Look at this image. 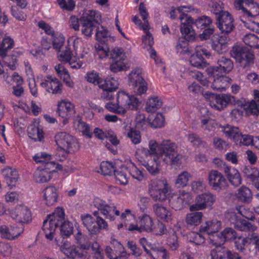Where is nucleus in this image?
Here are the masks:
<instances>
[{"label":"nucleus","mask_w":259,"mask_h":259,"mask_svg":"<svg viewBox=\"0 0 259 259\" xmlns=\"http://www.w3.org/2000/svg\"><path fill=\"white\" fill-rule=\"evenodd\" d=\"M203 213L200 211H196L187 214L186 222L187 224L193 226H197L200 224Z\"/></svg>","instance_id":"3c124183"},{"label":"nucleus","mask_w":259,"mask_h":259,"mask_svg":"<svg viewBox=\"0 0 259 259\" xmlns=\"http://www.w3.org/2000/svg\"><path fill=\"white\" fill-rule=\"evenodd\" d=\"M140 228L139 230L135 231L136 232H141L142 230L151 232L152 230L153 226V222L152 218L148 215L144 214L142 217H140Z\"/></svg>","instance_id":"c03bdc74"},{"label":"nucleus","mask_w":259,"mask_h":259,"mask_svg":"<svg viewBox=\"0 0 259 259\" xmlns=\"http://www.w3.org/2000/svg\"><path fill=\"white\" fill-rule=\"evenodd\" d=\"M162 105L161 100L157 96L149 98L146 103V110L147 112H155Z\"/></svg>","instance_id":"a19ab883"},{"label":"nucleus","mask_w":259,"mask_h":259,"mask_svg":"<svg viewBox=\"0 0 259 259\" xmlns=\"http://www.w3.org/2000/svg\"><path fill=\"white\" fill-rule=\"evenodd\" d=\"M14 47V40L10 37L4 39L3 43L0 44V57L5 65L9 69L15 70L18 66V60L12 54L8 55V51Z\"/></svg>","instance_id":"6e6552de"},{"label":"nucleus","mask_w":259,"mask_h":259,"mask_svg":"<svg viewBox=\"0 0 259 259\" xmlns=\"http://www.w3.org/2000/svg\"><path fill=\"white\" fill-rule=\"evenodd\" d=\"M169 205L175 210H181L184 207V199L181 196H175L169 199Z\"/></svg>","instance_id":"bf43d9fd"},{"label":"nucleus","mask_w":259,"mask_h":259,"mask_svg":"<svg viewBox=\"0 0 259 259\" xmlns=\"http://www.w3.org/2000/svg\"><path fill=\"white\" fill-rule=\"evenodd\" d=\"M11 217L16 222L21 224L28 223L31 220V214L25 206H19L11 213Z\"/></svg>","instance_id":"393cba45"},{"label":"nucleus","mask_w":259,"mask_h":259,"mask_svg":"<svg viewBox=\"0 0 259 259\" xmlns=\"http://www.w3.org/2000/svg\"><path fill=\"white\" fill-rule=\"evenodd\" d=\"M127 136L132 142L136 145L141 142V135L140 132L135 128H131L127 133Z\"/></svg>","instance_id":"69168bd1"},{"label":"nucleus","mask_w":259,"mask_h":259,"mask_svg":"<svg viewBox=\"0 0 259 259\" xmlns=\"http://www.w3.org/2000/svg\"><path fill=\"white\" fill-rule=\"evenodd\" d=\"M125 166L126 167L125 168L126 169L127 173H128L134 179L139 181L143 180L144 178L143 171L138 168L134 163L132 162L127 163V164L125 165Z\"/></svg>","instance_id":"a18cd8bd"},{"label":"nucleus","mask_w":259,"mask_h":259,"mask_svg":"<svg viewBox=\"0 0 259 259\" xmlns=\"http://www.w3.org/2000/svg\"><path fill=\"white\" fill-rule=\"evenodd\" d=\"M126 55L121 47H115L109 52V58L112 60L110 70L114 73L126 70L127 68Z\"/></svg>","instance_id":"0eeeda50"},{"label":"nucleus","mask_w":259,"mask_h":259,"mask_svg":"<svg viewBox=\"0 0 259 259\" xmlns=\"http://www.w3.org/2000/svg\"><path fill=\"white\" fill-rule=\"evenodd\" d=\"M227 39L225 36L213 35L211 47L218 54H222L227 50Z\"/></svg>","instance_id":"2f4dec72"},{"label":"nucleus","mask_w":259,"mask_h":259,"mask_svg":"<svg viewBox=\"0 0 259 259\" xmlns=\"http://www.w3.org/2000/svg\"><path fill=\"white\" fill-rule=\"evenodd\" d=\"M43 198L47 206L54 205L58 200V193L57 189L54 186H48L43 190Z\"/></svg>","instance_id":"c85d7f7f"},{"label":"nucleus","mask_w":259,"mask_h":259,"mask_svg":"<svg viewBox=\"0 0 259 259\" xmlns=\"http://www.w3.org/2000/svg\"><path fill=\"white\" fill-rule=\"evenodd\" d=\"M215 200V196L210 192L199 194L196 197L194 203L190 205L189 210L193 212L210 208L212 207Z\"/></svg>","instance_id":"f3484780"},{"label":"nucleus","mask_w":259,"mask_h":259,"mask_svg":"<svg viewBox=\"0 0 259 259\" xmlns=\"http://www.w3.org/2000/svg\"><path fill=\"white\" fill-rule=\"evenodd\" d=\"M150 196L155 201H163L169 198L170 190L166 183L163 186L152 184L149 187Z\"/></svg>","instance_id":"b1692460"},{"label":"nucleus","mask_w":259,"mask_h":259,"mask_svg":"<svg viewBox=\"0 0 259 259\" xmlns=\"http://www.w3.org/2000/svg\"><path fill=\"white\" fill-rule=\"evenodd\" d=\"M116 101L123 109L137 110L141 102L135 95L124 91H119L116 95Z\"/></svg>","instance_id":"ddd939ff"},{"label":"nucleus","mask_w":259,"mask_h":259,"mask_svg":"<svg viewBox=\"0 0 259 259\" xmlns=\"http://www.w3.org/2000/svg\"><path fill=\"white\" fill-rule=\"evenodd\" d=\"M224 171L231 184L238 186L241 183V178L237 169L231 166H226Z\"/></svg>","instance_id":"473e14b6"},{"label":"nucleus","mask_w":259,"mask_h":259,"mask_svg":"<svg viewBox=\"0 0 259 259\" xmlns=\"http://www.w3.org/2000/svg\"><path fill=\"white\" fill-rule=\"evenodd\" d=\"M2 175L8 186H15L19 178L18 171L15 168L7 167L2 170Z\"/></svg>","instance_id":"c756f323"},{"label":"nucleus","mask_w":259,"mask_h":259,"mask_svg":"<svg viewBox=\"0 0 259 259\" xmlns=\"http://www.w3.org/2000/svg\"><path fill=\"white\" fill-rule=\"evenodd\" d=\"M77 128L82 133L83 136L91 138L93 137V133L91 131L90 126L87 122L81 120L78 121Z\"/></svg>","instance_id":"680f3d73"},{"label":"nucleus","mask_w":259,"mask_h":259,"mask_svg":"<svg viewBox=\"0 0 259 259\" xmlns=\"http://www.w3.org/2000/svg\"><path fill=\"white\" fill-rule=\"evenodd\" d=\"M54 170H46L44 168H38L34 173V177L37 182L46 183L53 177Z\"/></svg>","instance_id":"c9c22d12"},{"label":"nucleus","mask_w":259,"mask_h":259,"mask_svg":"<svg viewBox=\"0 0 259 259\" xmlns=\"http://www.w3.org/2000/svg\"><path fill=\"white\" fill-rule=\"evenodd\" d=\"M236 231L231 228H226L218 235L220 239L219 243L224 244L225 242L235 240L237 238Z\"/></svg>","instance_id":"58836bf2"},{"label":"nucleus","mask_w":259,"mask_h":259,"mask_svg":"<svg viewBox=\"0 0 259 259\" xmlns=\"http://www.w3.org/2000/svg\"><path fill=\"white\" fill-rule=\"evenodd\" d=\"M190 31L194 33L193 35H194V38L192 39H189L185 37V34H182L183 37L180 38L178 39L176 46V50L178 54H179L180 55H189L191 50L188 46V42L194 41L197 36V34L195 32L193 28L191 27Z\"/></svg>","instance_id":"bb28decb"},{"label":"nucleus","mask_w":259,"mask_h":259,"mask_svg":"<svg viewBox=\"0 0 259 259\" xmlns=\"http://www.w3.org/2000/svg\"><path fill=\"white\" fill-rule=\"evenodd\" d=\"M101 15L98 11L89 10L87 16L80 19L82 33L87 36H91L96 25H99V21Z\"/></svg>","instance_id":"1a4fd4ad"},{"label":"nucleus","mask_w":259,"mask_h":259,"mask_svg":"<svg viewBox=\"0 0 259 259\" xmlns=\"http://www.w3.org/2000/svg\"><path fill=\"white\" fill-rule=\"evenodd\" d=\"M244 176L251 182H255L259 178V170L255 167L245 166L242 170Z\"/></svg>","instance_id":"de8ad7c7"},{"label":"nucleus","mask_w":259,"mask_h":259,"mask_svg":"<svg viewBox=\"0 0 259 259\" xmlns=\"http://www.w3.org/2000/svg\"><path fill=\"white\" fill-rule=\"evenodd\" d=\"M60 235L63 239L67 238L73 234L74 225L73 223L69 221H64L60 224Z\"/></svg>","instance_id":"79ce46f5"},{"label":"nucleus","mask_w":259,"mask_h":259,"mask_svg":"<svg viewBox=\"0 0 259 259\" xmlns=\"http://www.w3.org/2000/svg\"><path fill=\"white\" fill-rule=\"evenodd\" d=\"M208 184L213 190L220 191L228 186V182L223 175L217 170H211L208 174Z\"/></svg>","instance_id":"5701e85b"},{"label":"nucleus","mask_w":259,"mask_h":259,"mask_svg":"<svg viewBox=\"0 0 259 259\" xmlns=\"http://www.w3.org/2000/svg\"><path fill=\"white\" fill-rule=\"evenodd\" d=\"M77 233L74 235L75 243L79 248L84 250H89L91 247V242L89 237L82 233L80 230L77 229Z\"/></svg>","instance_id":"f704fd0d"},{"label":"nucleus","mask_w":259,"mask_h":259,"mask_svg":"<svg viewBox=\"0 0 259 259\" xmlns=\"http://www.w3.org/2000/svg\"><path fill=\"white\" fill-rule=\"evenodd\" d=\"M151 252L148 255V257L151 259H169V251L164 247H151Z\"/></svg>","instance_id":"72a5a7b5"},{"label":"nucleus","mask_w":259,"mask_h":259,"mask_svg":"<svg viewBox=\"0 0 259 259\" xmlns=\"http://www.w3.org/2000/svg\"><path fill=\"white\" fill-rule=\"evenodd\" d=\"M41 88L48 93L52 94H60L62 90L61 82L56 77L51 75L42 77L39 83Z\"/></svg>","instance_id":"6ab92c4d"},{"label":"nucleus","mask_w":259,"mask_h":259,"mask_svg":"<svg viewBox=\"0 0 259 259\" xmlns=\"http://www.w3.org/2000/svg\"><path fill=\"white\" fill-rule=\"evenodd\" d=\"M249 237H237L234 242L236 249L244 252L249 246Z\"/></svg>","instance_id":"4d7b16f0"},{"label":"nucleus","mask_w":259,"mask_h":259,"mask_svg":"<svg viewBox=\"0 0 259 259\" xmlns=\"http://www.w3.org/2000/svg\"><path fill=\"white\" fill-rule=\"evenodd\" d=\"M228 248L226 247H217L212 249L210 252L211 259H226Z\"/></svg>","instance_id":"5fc2aeb1"},{"label":"nucleus","mask_w":259,"mask_h":259,"mask_svg":"<svg viewBox=\"0 0 259 259\" xmlns=\"http://www.w3.org/2000/svg\"><path fill=\"white\" fill-rule=\"evenodd\" d=\"M93 203L94 206L100 211L101 213L111 221L115 220L114 215H120V211L116 209L114 203L107 204L105 201L98 197L94 199Z\"/></svg>","instance_id":"2eb2a0df"},{"label":"nucleus","mask_w":259,"mask_h":259,"mask_svg":"<svg viewBox=\"0 0 259 259\" xmlns=\"http://www.w3.org/2000/svg\"><path fill=\"white\" fill-rule=\"evenodd\" d=\"M142 70L140 68L133 69L128 75V82L138 95H142L147 91V83L141 75Z\"/></svg>","instance_id":"4468645a"},{"label":"nucleus","mask_w":259,"mask_h":259,"mask_svg":"<svg viewBox=\"0 0 259 259\" xmlns=\"http://www.w3.org/2000/svg\"><path fill=\"white\" fill-rule=\"evenodd\" d=\"M153 208L155 214L157 218L165 222H171L172 217L169 209L159 203L154 204Z\"/></svg>","instance_id":"7c9ffc66"},{"label":"nucleus","mask_w":259,"mask_h":259,"mask_svg":"<svg viewBox=\"0 0 259 259\" xmlns=\"http://www.w3.org/2000/svg\"><path fill=\"white\" fill-rule=\"evenodd\" d=\"M211 56L210 52L205 47L197 46L195 47V53L191 55L190 58L191 65L198 68H204L206 67V59Z\"/></svg>","instance_id":"dca6fc26"},{"label":"nucleus","mask_w":259,"mask_h":259,"mask_svg":"<svg viewBox=\"0 0 259 259\" xmlns=\"http://www.w3.org/2000/svg\"><path fill=\"white\" fill-rule=\"evenodd\" d=\"M81 219L83 226L91 234H97L101 230L108 229V223L102 217H98L95 219L92 215L87 213L82 214Z\"/></svg>","instance_id":"9d476101"},{"label":"nucleus","mask_w":259,"mask_h":259,"mask_svg":"<svg viewBox=\"0 0 259 259\" xmlns=\"http://www.w3.org/2000/svg\"><path fill=\"white\" fill-rule=\"evenodd\" d=\"M148 145L150 159L144 165L152 175H158L161 166L164 164L171 166L181 164L182 155L178 153L175 143L167 140L159 144L155 140H150Z\"/></svg>","instance_id":"f257e3e1"},{"label":"nucleus","mask_w":259,"mask_h":259,"mask_svg":"<svg viewBox=\"0 0 259 259\" xmlns=\"http://www.w3.org/2000/svg\"><path fill=\"white\" fill-rule=\"evenodd\" d=\"M103 91H115L118 87L117 81L113 78L102 80L99 87Z\"/></svg>","instance_id":"09e8293b"},{"label":"nucleus","mask_w":259,"mask_h":259,"mask_svg":"<svg viewBox=\"0 0 259 259\" xmlns=\"http://www.w3.org/2000/svg\"><path fill=\"white\" fill-rule=\"evenodd\" d=\"M57 106V112L59 116L66 119L73 116L75 113L74 105L70 102L62 100L58 103Z\"/></svg>","instance_id":"a878e982"},{"label":"nucleus","mask_w":259,"mask_h":259,"mask_svg":"<svg viewBox=\"0 0 259 259\" xmlns=\"http://www.w3.org/2000/svg\"><path fill=\"white\" fill-rule=\"evenodd\" d=\"M64 42L65 37L61 33L56 32L52 37V46L54 49H60L63 46Z\"/></svg>","instance_id":"0e129e2a"},{"label":"nucleus","mask_w":259,"mask_h":259,"mask_svg":"<svg viewBox=\"0 0 259 259\" xmlns=\"http://www.w3.org/2000/svg\"><path fill=\"white\" fill-rule=\"evenodd\" d=\"M64 209L62 207H57L51 214L47 216V219L43 222L42 227L47 239L50 241L53 240L56 229L64 221Z\"/></svg>","instance_id":"f03ea898"},{"label":"nucleus","mask_w":259,"mask_h":259,"mask_svg":"<svg viewBox=\"0 0 259 259\" xmlns=\"http://www.w3.org/2000/svg\"><path fill=\"white\" fill-rule=\"evenodd\" d=\"M190 177L191 175L188 171H183L178 176L175 182L176 186L179 188H184L187 185Z\"/></svg>","instance_id":"6e6d98bb"},{"label":"nucleus","mask_w":259,"mask_h":259,"mask_svg":"<svg viewBox=\"0 0 259 259\" xmlns=\"http://www.w3.org/2000/svg\"><path fill=\"white\" fill-rule=\"evenodd\" d=\"M55 140L58 147L67 149L70 152H76L79 149V145L75 137L62 132L55 136Z\"/></svg>","instance_id":"f8f14e48"},{"label":"nucleus","mask_w":259,"mask_h":259,"mask_svg":"<svg viewBox=\"0 0 259 259\" xmlns=\"http://www.w3.org/2000/svg\"><path fill=\"white\" fill-rule=\"evenodd\" d=\"M222 223L217 220L206 221L200 227L199 232L208 235L218 233L221 228Z\"/></svg>","instance_id":"cd10ccee"},{"label":"nucleus","mask_w":259,"mask_h":259,"mask_svg":"<svg viewBox=\"0 0 259 259\" xmlns=\"http://www.w3.org/2000/svg\"><path fill=\"white\" fill-rule=\"evenodd\" d=\"M33 160L36 163L44 164L46 161L52 160V156L51 154L45 152H40L36 153L33 157Z\"/></svg>","instance_id":"e2e57ef3"},{"label":"nucleus","mask_w":259,"mask_h":259,"mask_svg":"<svg viewBox=\"0 0 259 259\" xmlns=\"http://www.w3.org/2000/svg\"><path fill=\"white\" fill-rule=\"evenodd\" d=\"M230 54L243 67H246L253 63L254 54L250 49L246 47L237 45H234Z\"/></svg>","instance_id":"9b49d317"},{"label":"nucleus","mask_w":259,"mask_h":259,"mask_svg":"<svg viewBox=\"0 0 259 259\" xmlns=\"http://www.w3.org/2000/svg\"><path fill=\"white\" fill-rule=\"evenodd\" d=\"M208 81L211 88L215 91L222 92L229 87L232 79L229 77L217 72L214 74H208Z\"/></svg>","instance_id":"aec40b11"},{"label":"nucleus","mask_w":259,"mask_h":259,"mask_svg":"<svg viewBox=\"0 0 259 259\" xmlns=\"http://www.w3.org/2000/svg\"><path fill=\"white\" fill-rule=\"evenodd\" d=\"M241 102V108H243V110L246 113L253 115L259 113V106L255 100L246 101L245 99H243V101Z\"/></svg>","instance_id":"4c0bfd02"},{"label":"nucleus","mask_w":259,"mask_h":259,"mask_svg":"<svg viewBox=\"0 0 259 259\" xmlns=\"http://www.w3.org/2000/svg\"><path fill=\"white\" fill-rule=\"evenodd\" d=\"M234 64L231 59L226 57H221L217 60V65L210 66L206 69L207 74H214L217 72L221 74L227 73L233 68Z\"/></svg>","instance_id":"4be33fe9"},{"label":"nucleus","mask_w":259,"mask_h":259,"mask_svg":"<svg viewBox=\"0 0 259 259\" xmlns=\"http://www.w3.org/2000/svg\"><path fill=\"white\" fill-rule=\"evenodd\" d=\"M28 136L35 141H41L44 138V132L42 129L35 125H31L28 129Z\"/></svg>","instance_id":"49530a36"},{"label":"nucleus","mask_w":259,"mask_h":259,"mask_svg":"<svg viewBox=\"0 0 259 259\" xmlns=\"http://www.w3.org/2000/svg\"><path fill=\"white\" fill-rule=\"evenodd\" d=\"M236 196L239 201L249 203L251 201L252 195L250 189L242 186L237 190Z\"/></svg>","instance_id":"ea45409f"},{"label":"nucleus","mask_w":259,"mask_h":259,"mask_svg":"<svg viewBox=\"0 0 259 259\" xmlns=\"http://www.w3.org/2000/svg\"><path fill=\"white\" fill-rule=\"evenodd\" d=\"M96 32L95 37L99 41H104L109 35V32L107 28L101 26H96Z\"/></svg>","instance_id":"774afa93"},{"label":"nucleus","mask_w":259,"mask_h":259,"mask_svg":"<svg viewBox=\"0 0 259 259\" xmlns=\"http://www.w3.org/2000/svg\"><path fill=\"white\" fill-rule=\"evenodd\" d=\"M120 219L121 223L117 225V228L120 230L124 226L126 230L135 232V231L139 230L136 216L132 213L130 209H126L124 212H122Z\"/></svg>","instance_id":"412c9836"},{"label":"nucleus","mask_w":259,"mask_h":259,"mask_svg":"<svg viewBox=\"0 0 259 259\" xmlns=\"http://www.w3.org/2000/svg\"><path fill=\"white\" fill-rule=\"evenodd\" d=\"M245 45L250 48H259V38L253 33H247L242 38Z\"/></svg>","instance_id":"864d4df0"},{"label":"nucleus","mask_w":259,"mask_h":259,"mask_svg":"<svg viewBox=\"0 0 259 259\" xmlns=\"http://www.w3.org/2000/svg\"><path fill=\"white\" fill-rule=\"evenodd\" d=\"M214 15L215 24L220 32L225 35L231 33L235 28V20L233 16L228 11L215 10Z\"/></svg>","instance_id":"39448f33"},{"label":"nucleus","mask_w":259,"mask_h":259,"mask_svg":"<svg viewBox=\"0 0 259 259\" xmlns=\"http://www.w3.org/2000/svg\"><path fill=\"white\" fill-rule=\"evenodd\" d=\"M101 174L104 176H111L115 170L114 165L111 162L102 161L100 166Z\"/></svg>","instance_id":"13d9d810"},{"label":"nucleus","mask_w":259,"mask_h":259,"mask_svg":"<svg viewBox=\"0 0 259 259\" xmlns=\"http://www.w3.org/2000/svg\"><path fill=\"white\" fill-rule=\"evenodd\" d=\"M55 69L58 75L60 76L61 79H63L67 87L70 88L73 87L74 83L73 81L71 80L70 75L67 69L63 65L59 64L56 65Z\"/></svg>","instance_id":"e433bc0d"},{"label":"nucleus","mask_w":259,"mask_h":259,"mask_svg":"<svg viewBox=\"0 0 259 259\" xmlns=\"http://www.w3.org/2000/svg\"><path fill=\"white\" fill-rule=\"evenodd\" d=\"M202 128L208 131H213L217 125L216 121L210 117L204 118L201 120Z\"/></svg>","instance_id":"338daca9"},{"label":"nucleus","mask_w":259,"mask_h":259,"mask_svg":"<svg viewBox=\"0 0 259 259\" xmlns=\"http://www.w3.org/2000/svg\"><path fill=\"white\" fill-rule=\"evenodd\" d=\"M234 228L239 231L245 232L254 231L256 229L255 226L251 223L241 218L235 223Z\"/></svg>","instance_id":"8fccbe9b"},{"label":"nucleus","mask_w":259,"mask_h":259,"mask_svg":"<svg viewBox=\"0 0 259 259\" xmlns=\"http://www.w3.org/2000/svg\"><path fill=\"white\" fill-rule=\"evenodd\" d=\"M204 234L191 232L189 234V242L193 243L197 245H200L205 242V238Z\"/></svg>","instance_id":"052dcab7"},{"label":"nucleus","mask_w":259,"mask_h":259,"mask_svg":"<svg viewBox=\"0 0 259 259\" xmlns=\"http://www.w3.org/2000/svg\"><path fill=\"white\" fill-rule=\"evenodd\" d=\"M223 132L228 138L232 140L239 146L252 145L253 137L248 134H242L238 127L227 124L223 126Z\"/></svg>","instance_id":"423d86ee"},{"label":"nucleus","mask_w":259,"mask_h":259,"mask_svg":"<svg viewBox=\"0 0 259 259\" xmlns=\"http://www.w3.org/2000/svg\"><path fill=\"white\" fill-rule=\"evenodd\" d=\"M193 23L192 24V28H193V25H195L197 28L203 29V28L208 27L211 25L212 23V19L207 16H202L198 17L194 21L193 19Z\"/></svg>","instance_id":"603ef678"},{"label":"nucleus","mask_w":259,"mask_h":259,"mask_svg":"<svg viewBox=\"0 0 259 259\" xmlns=\"http://www.w3.org/2000/svg\"><path fill=\"white\" fill-rule=\"evenodd\" d=\"M234 7L238 10H241L239 18L240 21L247 26V22L259 15V5L254 0H235Z\"/></svg>","instance_id":"7ed1b4c3"},{"label":"nucleus","mask_w":259,"mask_h":259,"mask_svg":"<svg viewBox=\"0 0 259 259\" xmlns=\"http://www.w3.org/2000/svg\"><path fill=\"white\" fill-rule=\"evenodd\" d=\"M187 9V8L185 6L177 8L172 7L169 14V17L171 19H175L179 17L181 23L180 29L182 34H185L186 38L192 39L194 38V35H193L194 33L190 30L193 21L191 17L185 13V12L188 11L185 10Z\"/></svg>","instance_id":"20e7f679"},{"label":"nucleus","mask_w":259,"mask_h":259,"mask_svg":"<svg viewBox=\"0 0 259 259\" xmlns=\"http://www.w3.org/2000/svg\"><path fill=\"white\" fill-rule=\"evenodd\" d=\"M125 167V165H122L119 169L114 170L113 174L116 183L119 184L125 185L128 183V177Z\"/></svg>","instance_id":"37998d69"},{"label":"nucleus","mask_w":259,"mask_h":259,"mask_svg":"<svg viewBox=\"0 0 259 259\" xmlns=\"http://www.w3.org/2000/svg\"><path fill=\"white\" fill-rule=\"evenodd\" d=\"M206 95H209V97L212 96L214 100L210 101V106L214 109L221 111L225 108L229 104H236L237 101L235 97L229 94L214 95L211 93H206Z\"/></svg>","instance_id":"a211bd4d"}]
</instances>
